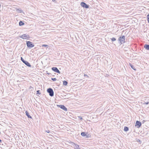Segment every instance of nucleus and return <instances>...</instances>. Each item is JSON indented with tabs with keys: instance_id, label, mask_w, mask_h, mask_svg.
Here are the masks:
<instances>
[{
	"instance_id": "f257e3e1",
	"label": "nucleus",
	"mask_w": 149,
	"mask_h": 149,
	"mask_svg": "<svg viewBox=\"0 0 149 149\" xmlns=\"http://www.w3.org/2000/svg\"><path fill=\"white\" fill-rule=\"evenodd\" d=\"M125 37L124 36H121L119 37L118 39V42L121 45L125 42Z\"/></svg>"
},
{
	"instance_id": "f03ea898",
	"label": "nucleus",
	"mask_w": 149,
	"mask_h": 149,
	"mask_svg": "<svg viewBox=\"0 0 149 149\" xmlns=\"http://www.w3.org/2000/svg\"><path fill=\"white\" fill-rule=\"evenodd\" d=\"M19 37L24 39H29L30 37L29 35L24 34L19 36Z\"/></svg>"
},
{
	"instance_id": "7ed1b4c3",
	"label": "nucleus",
	"mask_w": 149,
	"mask_h": 149,
	"mask_svg": "<svg viewBox=\"0 0 149 149\" xmlns=\"http://www.w3.org/2000/svg\"><path fill=\"white\" fill-rule=\"evenodd\" d=\"M47 91L49 93V95L50 96L52 97L54 96V91L51 88H49L47 89Z\"/></svg>"
},
{
	"instance_id": "20e7f679",
	"label": "nucleus",
	"mask_w": 149,
	"mask_h": 149,
	"mask_svg": "<svg viewBox=\"0 0 149 149\" xmlns=\"http://www.w3.org/2000/svg\"><path fill=\"white\" fill-rule=\"evenodd\" d=\"M26 45L27 47L29 48H31L34 47V45L31 42L28 41H26Z\"/></svg>"
},
{
	"instance_id": "39448f33",
	"label": "nucleus",
	"mask_w": 149,
	"mask_h": 149,
	"mask_svg": "<svg viewBox=\"0 0 149 149\" xmlns=\"http://www.w3.org/2000/svg\"><path fill=\"white\" fill-rule=\"evenodd\" d=\"M81 6L83 7L87 8H89V6L87 5L86 3L84 2H81Z\"/></svg>"
},
{
	"instance_id": "423d86ee",
	"label": "nucleus",
	"mask_w": 149,
	"mask_h": 149,
	"mask_svg": "<svg viewBox=\"0 0 149 149\" xmlns=\"http://www.w3.org/2000/svg\"><path fill=\"white\" fill-rule=\"evenodd\" d=\"M52 70L54 72L59 74L60 73V72L56 67H53L52 68Z\"/></svg>"
},
{
	"instance_id": "0eeeda50",
	"label": "nucleus",
	"mask_w": 149,
	"mask_h": 149,
	"mask_svg": "<svg viewBox=\"0 0 149 149\" xmlns=\"http://www.w3.org/2000/svg\"><path fill=\"white\" fill-rule=\"evenodd\" d=\"M71 144L74 147L75 149H80L79 146L77 144H75L73 142H71Z\"/></svg>"
},
{
	"instance_id": "6e6552de",
	"label": "nucleus",
	"mask_w": 149,
	"mask_h": 149,
	"mask_svg": "<svg viewBox=\"0 0 149 149\" xmlns=\"http://www.w3.org/2000/svg\"><path fill=\"white\" fill-rule=\"evenodd\" d=\"M141 123L139 121H136L135 123V126H136L137 128H139L141 125Z\"/></svg>"
},
{
	"instance_id": "1a4fd4ad",
	"label": "nucleus",
	"mask_w": 149,
	"mask_h": 149,
	"mask_svg": "<svg viewBox=\"0 0 149 149\" xmlns=\"http://www.w3.org/2000/svg\"><path fill=\"white\" fill-rule=\"evenodd\" d=\"M51 79L53 81H56V83H61V81L59 80H57V79L56 78H52Z\"/></svg>"
},
{
	"instance_id": "9d476101",
	"label": "nucleus",
	"mask_w": 149,
	"mask_h": 149,
	"mask_svg": "<svg viewBox=\"0 0 149 149\" xmlns=\"http://www.w3.org/2000/svg\"><path fill=\"white\" fill-rule=\"evenodd\" d=\"M59 107L65 111H67V108L64 105H59Z\"/></svg>"
},
{
	"instance_id": "9b49d317",
	"label": "nucleus",
	"mask_w": 149,
	"mask_h": 149,
	"mask_svg": "<svg viewBox=\"0 0 149 149\" xmlns=\"http://www.w3.org/2000/svg\"><path fill=\"white\" fill-rule=\"evenodd\" d=\"M23 63L25 64L26 66L29 67H30L31 66L29 62L26 61H24Z\"/></svg>"
},
{
	"instance_id": "f8f14e48",
	"label": "nucleus",
	"mask_w": 149,
	"mask_h": 149,
	"mask_svg": "<svg viewBox=\"0 0 149 149\" xmlns=\"http://www.w3.org/2000/svg\"><path fill=\"white\" fill-rule=\"evenodd\" d=\"M144 48L147 50H149V45L146 44L144 46Z\"/></svg>"
},
{
	"instance_id": "ddd939ff",
	"label": "nucleus",
	"mask_w": 149,
	"mask_h": 149,
	"mask_svg": "<svg viewBox=\"0 0 149 149\" xmlns=\"http://www.w3.org/2000/svg\"><path fill=\"white\" fill-rule=\"evenodd\" d=\"M25 113L26 115L27 116L28 118H32V117L29 115L28 112L27 111H26Z\"/></svg>"
},
{
	"instance_id": "4468645a",
	"label": "nucleus",
	"mask_w": 149,
	"mask_h": 149,
	"mask_svg": "<svg viewBox=\"0 0 149 149\" xmlns=\"http://www.w3.org/2000/svg\"><path fill=\"white\" fill-rule=\"evenodd\" d=\"M16 10H17V11L18 12H19L20 13H22L23 12L22 10L20 8L18 9H16Z\"/></svg>"
},
{
	"instance_id": "2eb2a0df",
	"label": "nucleus",
	"mask_w": 149,
	"mask_h": 149,
	"mask_svg": "<svg viewBox=\"0 0 149 149\" xmlns=\"http://www.w3.org/2000/svg\"><path fill=\"white\" fill-rule=\"evenodd\" d=\"M24 24V23L22 21H20L19 22V25L20 26H22Z\"/></svg>"
},
{
	"instance_id": "dca6fc26",
	"label": "nucleus",
	"mask_w": 149,
	"mask_h": 149,
	"mask_svg": "<svg viewBox=\"0 0 149 149\" xmlns=\"http://www.w3.org/2000/svg\"><path fill=\"white\" fill-rule=\"evenodd\" d=\"M130 65L131 66V68L134 70H136V68L134 67V66L132 65L131 64H130Z\"/></svg>"
},
{
	"instance_id": "f3484780",
	"label": "nucleus",
	"mask_w": 149,
	"mask_h": 149,
	"mask_svg": "<svg viewBox=\"0 0 149 149\" xmlns=\"http://www.w3.org/2000/svg\"><path fill=\"white\" fill-rule=\"evenodd\" d=\"M81 135L83 136H86V134L85 132H82L81 133Z\"/></svg>"
},
{
	"instance_id": "a211bd4d",
	"label": "nucleus",
	"mask_w": 149,
	"mask_h": 149,
	"mask_svg": "<svg viewBox=\"0 0 149 149\" xmlns=\"http://www.w3.org/2000/svg\"><path fill=\"white\" fill-rule=\"evenodd\" d=\"M128 128L127 127H125L124 128V131L126 132L128 130Z\"/></svg>"
},
{
	"instance_id": "6ab92c4d",
	"label": "nucleus",
	"mask_w": 149,
	"mask_h": 149,
	"mask_svg": "<svg viewBox=\"0 0 149 149\" xmlns=\"http://www.w3.org/2000/svg\"><path fill=\"white\" fill-rule=\"evenodd\" d=\"M61 82H63V84H68V82L65 80H64L63 81L62 80L61 81ZM61 83L62 82H61Z\"/></svg>"
},
{
	"instance_id": "aec40b11",
	"label": "nucleus",
	"mask_w": 149,
	"mask_h": 149,
	"mask_svg": "<svg viewBox=\"0 0 149 149\" xmlns=\"http://www.w3.org/2000/svg\"><path fill=\"white\" fill-rule=\"evenodd\" d=\"M111 39L112 42L115 41L116 40V39L114 37L111 38Z\"/></svg>"
},
{
	"instance_id": "412c9836",
	"label": "nucleus",
	"mask_w": 149,
	"mask_h": 149,
	"mask_svg": "<svg viewBox=\"0 0 149 149\" xmlns=\"http://www.w3.org/2000/svg\"><path fill=\"white\" fill-rule=\"evenodd\" d=\"M147 21H148V22L149 23V14H148L147 15Z\"/></svg>"
},
{
	"instance_id": "4be33fe9",
	"label": "nucleus",
	"mask_w": 149,
	"mask_h": 149,
	"mask_svg": "<svg viewBox=\"0 0 149 149\" xmlns=\"http://www.w3.org/2000/svg\"><path fill=\"white\" fill-rule=\"evenodd\" d=\"M21 60L23 63H24V61H25V60H24V59L22 57H21Z\"/></svg>"
},
{
	"instance_id": "5701e85b",
	"label": "nucleus",
	"mask_w": 149,
	"mask_h": 149,
	"mask_svg": "<svg viewBox=\"0 0 149 149\" xmlns=\"http://www.w3.org/2000/svg\"><path fill=\"white\" fill-rule=\"evenodd\" d=\"M39 92H40V91H39V90L37 91H36V94H40V93H39Z\"/></svg>"
},
{
	"instance_id": "b1692460",
	"label": "nucleus",
	"mask_w": 149,
	"mask_h": 149,
	"mask_svg": "<svg viewBox=\"0 0 149 149\" xmlns=\"http://www.w3.org/2000/svg\"><path fill=\"white\" fill-rule=\"evenodd\" d=\"M78 118L80 120H82L83 119L82 117L81 116H79Z\"/></svg>"
},
{
	"instance_id": "393cba45",
	"label": "nucleus",
	"mask_w": 149,
	"mask_h": 149,
	"mask_svg": "<svg viewBox=\"0 0 149 149\" xmlns=\"http://www.w3.org/2000/svg\"><path fill=\"white\" fill-rule=\"evenodd\" d=\"M84 77H87V78H89V76L88 75H86V74H84Z\"/></svg>"
},
{
	"instance_id": "a878e982",
	"label": "nucleus",
	"mask_w": 149,
	"mask_h": 149,
	"mask_svg": "<svg viewBox=\"0 0 149 149\" xmlns=\"http://www.w3.org/2000/svg\"><path fill=\"white\" fill-rule=\"evenodd\" d=\"M48 45H42V46L43 47H46Z\"/></svg>"
},
{
	"instance_id": "bb28decb",
	"label": "nucleus",
	"mask_w": 149,
	"mask_h": 149,
	"mask_svg": "<svg viewBox=\"0 0 149 149\" xmlns=\"http://www.w3.org/2000/svg\"><path fill=\"white\" fill-rule=\"evenodd\" d=\"M149 103V102H145L143 104H147Z\"/></svg>"
},
{
	"instance_id": "cd10ccee",
	"label": "nucleus",
	"mask_w": 149,
	"mask_h": 149,
	"mask_svg": "<svg viewBox=\"0 0 149 149\" xmlns=\"http://www.w3.org/2000/svg\"><path fill=\"white\" fill-rule=\"evenodd\" d=\"M46 132L48 133L49 132V130H48L47 131H46Z\"/></svg>"
},
{
	"instance_id": "c85d7f7f",
	"label": "nucleus",
	"mask_w": 149,
	"mask_h": 149,
	"mask_svg": "<svg viewBox=\"0 0 149 149\" xmlns=\"http://www.w3.org/2000/svg\"><path fill=\"white\" fill-rule=\"evenodd\" d=\"M56 0H52V1H55Z\"/></svg>"
},
{
	"instance_id": "c756f323",
	"label": "nucleus",
	"mask_w": 149,
	"mask_h": 149,
	"mask_svg": "<svg viewBox=\"0 0 149 149\" xmlns=\"http://www.w3.org/2000/svg\"><path fill=\"white\" fill-rule=\"evenodd\" d=\"M1 140L0 139V143H1Z\"/></svg>"
},
{
	"instance_id": "7c9ffc66",
	"label": "nucleus",
	"mask_w": 149,
	"mask_h": 149,
	"mask_svg": "<svg viewBox=\"0 0 149 149\" xmlns=\"http://www.w3.org/2000/svg\"><path fill=\"white\" fill-rule=\"evenodd\" d=\"M64 85L65 86H67V84H64Z\"/></svg>"
}]
</instances>
